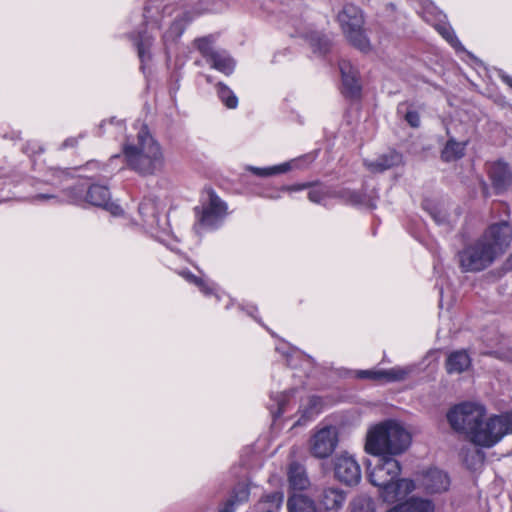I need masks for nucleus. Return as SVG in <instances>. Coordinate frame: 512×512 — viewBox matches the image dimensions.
Segmentation results:
<instances>
[{"label":"nucleus","mask_w":512,"mask_h":512,"mask_svg":"<svg viewBox=\"0 0 512 512\" xmlns=\"http://www.w3.org/2000/svg\"><path fill=\"white\" fill-rule=\"evenodd\" d=\"M419 486L427 493H441L450 486L449 476L438 468H430L423 472L419 478Z\"/></svg>","instance_id":"obj_14"},{"label":"nucleus","mask_w":512,"mask_h":512,"mask_svg":"<svg viewBox=\"0 0 512 512\" xmlns=\"http://www.w3.org/2000/svg\"><path fill=\"white\" fill-rule=\"evenodd\" d=\"M346 494L339 488H325L319 496L320 505L330 512H337L345 503Z\"/></svg>","instance_id":"obj_19"},{"label":"nucleus","mask_w":512,"mask_h":512,"mask_svg":"<svg viewBox=\"0 0 512 512\" xmlns=\"http://www.w3.org/2000/svg\"><path fill=\"white\" fill-rule=\"evenodd\" d=\"M467 142H458L450 138L441 151V159L444 162H453L461 159L465 155Z\"/></svg>","instance_id":"obj_23"},{"label":"nucleus","mask_w":512,"mask_h":512,"mask_svg":"<svg viewBox=\"0 0 512 512\" xmlns=\"http://www.w3.org/2000/svg\"><path fill=\"white\" fill-rule=\"evenodd\" d=\"M501 78L509 87L512 88V76L503 75Z\"/></svg>","instance_id":"obj_51"},{"label":"nucleus","mask_w":512,"mask_h":512,"mask_svg":"<svg viewBox=\"0 0 512 512\" xmlns=\"http://www.w3.org/2000/svg\"><path fill=\"white\" fill-rule=\"evenodd\" d=\"M471 365V358L465 350L452 352L446 360V370L449 374L462 373Z\"/></svg>","instance_id":"obj_22"},{"label":"nucleus","mask_w":512,"mask_h":512,"mask_svg":"<svg viewBox=\"0 0 512 512\" xmlns=\"http://www.w3.org/2000/svg\"><path fill=\"white\" fill-rule=\"evenodd\" d=\"M435 505L430 499L412 496L405 501L398 502L386 512H434Z\"/></svg>","instance_id":"obj_18"},{"label":"nucleus","mask_w":512,"mask_h":512,"mask_svg":"<svg viewBox=\"0 0 512 512\" xmlns=\"http://www.w3.org/2000/svg\"><path fill=\"white\" fill-rule=\"evenodd\" d=\"M312 187V183L311 182H306V183H302V184H295V185H292V186H284L282 187V190H285V191H301V190H304V189H308Z\"/></svg>","instance_id":"obj_44"},{"label":"nucleus","mask_w":512,"mask_h":512,"mask_svg":"<svg viewBox=\"0 0 512 512\" xmlns=\"http://www.w3.org/2000/svg\"><path fill=\"white\" fill-rule=\"evenodd\" d=\"M350 512H377L376 501L365 494L355 496L349 504Z\"/></svg>","instance_id":"obj_29"},{"label":"nucleus","mask_w":512,"mask_h":512,"mask_svg":"<svg viewBox=\"0 0 512 512\" xmlns=\"http://www.w3.org/2000/svg\"><path fill=\"white\" fill-rule=\"evenodd\" d=\"M415 370V366H395L390 369L358 370L356 377L360 379L384 380L385 382H398L405 380Z\"/></svg>","instance_id":"obj_11"},{"label":"nucleus","mask_w":512,"mask_h":512,"mask_svg":"<svg viewBox=\"0 0 512 512\" xmlns=\"http://www.w3.org/2000/svg\"><path fill=\"white\" fill-rule=\"evenodd\" d=\"M217 96L228 109H235L238 106V98L235 93L223 82L215 85Z\"/></svg>","instance_id":"obj_33"},{"label":"nucleus","mask_w":512,"mask_h":512,"mask_svg":"<svg viewBox=\"0 0 512 512\" xmlns=\"http://www.w3.org/2000/svg\"><path fill=\"white\" fill-rule=\"evenodd\" d=\"M324 407L325 402L319 396L311 395L306 399H302L297 411L298 419L295 425H305L312 421L323 411Z\"/></svg>","instance_id":"obj_17"},{"label":"nucleus","mask_w":512,"mask_h":512,"mask_svg":"<svg viewBox=\"0 0 512 512\" xmlns=\"http://www.w3.org/2000/svg\"><path fill=\"white\" fill-rule=\"evenodd\" d=\"M193 20L189 12L183 13L180 17L176 18L170 26V31L175 32L177 37L181 36L185 26Z\"/></svg>","instance_id":"obj_40"},{"label":"nucleus","mask_w":512,"mask_h":512,"mask_svg":"<svg viewBox=\"0 0 512 512\" xmlns=\"http://www.w3.org/2000/svg\"><path fill=\"white\" fill-rule=\"evenodd\" d=\"M86 201L93 206L102 207L112 214L118 215L122 212L119 205L110 201V191L107 186L93 184L87 187Z\"/></svg>","instance_id":"obj_15"},{"label":"nucleus","mask_w":512,"mask_h":512,"mask_svg":"<svg viewBox=\"0 0 512 512\" xmlns=\"http://www.w3.org/2000/svg\"><path fill=\"white\" fill-rule=\"evenodd\" d=\"M497 256L503 254L512 241V227L508 221L492 223L479 237Z\"/></svg>","instance_id":"obj_8"},{"label":"nucleus","mask_w":512,"mask_h":512,"mask_svg":"<svg viewBox=\"0 0 512 512\" xmlns=\"http://www.w3.org/2000/svg\"><path fill=\"white\" fill-rule=\"evenodd\" d=\"M237 307L239 310L245 311L249 316L258 321L255 313L257 312V307L252 303H239L237 302Z\"/></svg>","instance_id":"obj_42"},{"label":"nucleus","mask_w":512,"mask_h":512,"mask_svg":"<svg viewBox=\"0 0 512 512\" xmlns=\"http://www.w3.org/2000/svg\"><path fill=\"white\" fill-rule=\"evenodd\" d=\"M338 21L348 41L357 49L367 52L370 43L363 30V16L360 9L347 4L338 14Z\"/></svg>","instance_id":"obj_5"},{"label":"nucleus","mask_w":512,"mask_h":512,"mask_svg":"<svg viewBox=\"0 0 512 512\" xmlns=\"http://www.w3.org/2000/svg\"><path fill=\"white\" fill-rule=\"evenodd\" d=\"M288 480L289 485L293 490L302 491L309 485V479L304 468L297 463H292L289 466Z\"/></svg>","instance_id":"obj_24"},{"label":"nucleus","mask_w":512,"mask_h":512,"mask_svg":"<svg viewBox=\"0 0 512 512\" xmlns=\"http://www.w3.org/2000/svg\"><path fill=\"white\" fill-rule=\"evenodd\" d=\"M498 256L481 239L466 245L457 253L460 268L464 272H479L489 267Z\"/></svg>","instance_id":"obj_6"},{"label":"nucleus","mask_w":512,"mask_h":512,"mask_svg":"<svg viewBox=\"0 0 512 512\" xmlns=\"http://www.w3.org/2000/svg\"><path fill=\"white\" fill-rule=\"evenodd\" d=\"M296 166H297V161L293 160L290 162H285V163H282L279 165H275L272 167H265V168L248 166L247 170L258 177H269V176H273V175H277V174L286 173Z\"/></svg>","instance_id":"obj_26"},{"label":"nucleus","mask_w":512,"mask_h":512,"mask_svg":"<svg viewBox=\"0 0 512 512\" xmlns=\"http://www.w3.org/2000/svg\"><path fill=\"white\" fill-rule=\"evenodd\" d=\"M296 391L293 388L289 391L273 393L271 395L269 409L274 418L281 417L290 410L293 400L292 394H295Z\"/></svg>","instance_id":"obj_20"},{"label":"nucleus","mask_w":512,"mask_h":512,"mask_svg":"<svg viewBox=\"0 0 512 512\" xmlns=\"http://www.w3.org/2000/svg\"><path fill=\"white\" fill-rule=\"evenodd\" d=\"M375 462H368L369 482L378 488L379 498L387 504H394L416 489V483L408 478H400L401 465L394 457L377 456Z\"/></svg>","instance_id":"obj_2"},{"label":"nucleus","mask_w":512,"mask_h":512,"mask_svg":"<svg viewBox=\"0 0 512 512\" xmlns=\"http://www.w3.org/2000/svg\"><path fill=\"white\" fill-rule=\"evenodd\" d=\"M180 275L188 282V284L204 288L207 283L203 277H199L191 273L190 271H182Z\"/></svg>","instance_id":"obj_41"},{"label":"nucleus","mask_w":512,"mask_h":512,"mask_svg":"<svg viewBox=\"0 0 512 512\" xmlns=\"http://www.w3.org/2000/svg\"><path fill=\"white\" fill-rule=\"evenodd\" d=\"M86 165H87V166H95V167H97V168H99V166H100V165H99V163H98V162H96V161L88 162Z\"/></svg>","instance_id":"obj_53"},{"label":"nucleus","mask_w":512,"mask_h":512,"mask_svg":"<svg viewBox=\"0 0 512 512\" xmlns=\"http://www.w3.org/2000/svg\"><path fill=\"white\" fill-rule=\"evenodd\" d=\"M501 78L509 87L512 88V76L503 75Z\"/></svg>","instance_id":"obj_50"},{"label":"nucleus","mask_w":512,"mask_h":512,"mask_svg":"<svg viewBox=\"0 0 512 512\" xmlns=\"http://www.w3.org/2000/svg\"><path fill=\"white\" fill-rule=\"evenodd\" d=\"M84 134H80L78 137H69L62 144L61 149L73 148L78 145L79 139L83 138Z\"/></svg>","instance_id":"obj_43"},{"label":"nucleus","mask_w":512,"mask_h":512,"mask_svg":"<svg viewBox=\"0 0 512 512\" xmlns=\"http://www.w3.org/2000/svg\"><path fill=\"white\" fill-rule=\"evenodd\" d=\"M429 358H434V360H436V357H435V353L434 352H429L426 356V359H429Z\"/></svg>","instance_id":"obj_54"},{"label":"nucleus","mask_w":512,"mask_h":512,"mask_svg":"<svg viewBox=\"0 0 512 512\" xmlns=\"http://www.w3.org/2000/svg\"><path fill=\"white\" fill-rule=\"evenodd\" d=\"M275 349L285 358L287 364L292 369L300 368L303 370L304 374H307L308 370L312 368V359L299 349L290 346L288 343L281 342L276 345Z\"/></svg>","instance_id":"obj_16"},{"label":"nucleus","mask_w":512,"mask_h":512,"mask_svg":"<svg viewBox=\"0 0 512 512\" xmlns=\"http://www.w3.org/2000/svg\"><path fill=\"white\" fill-rule=\"evenodd\" d=\"M408 430L396 420H385L369 427L365 437L364 450L373 456L396 457L411 445Z\"/></svg>","instance_id":"obj_4"},{"label":"nucleus","mask_w":512,"mask_h":512,"mask_svg":"<svg viewBox=\"0 0 512 512\" xmlns=\"http://www.w3.org/2000/svg\"><path fill=\"white\" fill-rule=\"evenodd\" d=\"M400 162L401 155L396 151H390L380 155L374 161H364V165L372 173H381L397 166Z\"/></svg>","instance_id":"obj_21"},{"label":"nucleus","mask_w":512,"mask_h":512,"mask_svg":"<svg viewBox=\"0 0 512 512\" xmlns=\"http://www.w3.org/2000/svg\"><path fill=\"white\" fill-rule=\"evenodd\" d=\"M431 215L433 217V219L437 222V223H441L444 221V215L441 214L440 211L438 212H431Z\"/></svg>","instance_id":"obj_49"},{"label":"nucleus","mask_w":512,"mask_h":512,"mask_svg":"<svg viewBox=\"0 0 512 512\" xmlns=\"http://www.w3.org/2000/svg\"><path fill=\"white\" fill-rule=\"evenodd\" d=\"M153 41V37L146 32L138 33L134 38V43L141 63H145L151 59L150 49L153 45Z\"/></svg>","instance_id":"obj_28"},{"label":"nucleus","mask_w":512,"mask_h":512,"mask_svg":"<svg viewBox=\"0 0 512 512\" xmlns=\"http://www.w3.org/2000/svg\"><path fill=\"white\" fill-rule=\"evenodd\" d=\"M249 498V489L246 485H238L233 495L227 500L219 512H235V505L244 503Z\"/></svg>","instance_id":"obj_30"},{"label":"nucleus","mask_w":512,"mask_h":512,"mask_svg":"<svg viewBox=\"0 0 512 512\" xmlns=\"http://www.w3.org/2000/svg\"><path fill=\"white\" fill-rule=\"evenodd\" d=\"M51 172H52V176L55 178L67 179L70 176V173L68 172V170L61 169V168H53V169H51Z\"/></svg>","instance_id":"obj_46"},{"label":"nucleus","mask_w":512,"mask_h":512,"mask_svg":"<svg viewBox=\"0 0 512 512\" xmlns=\"http://www.w3.org/2000/svg\"><path fill=\"white\" fill-rule=\"evenodd\" d=\"M138 210L145 222H153L157 217L156 206L151 200L141 202Z\"/></svg>","instance_id":"obj_38"},{"label":"nucleus","mask_w":512,"mask_h":512,"mask_svg":"<svg viewBox=\"0 0 512 512\" xmlns=\"http://www.w3.org/2000/svg\"><path fill=\"white\" fill-rule=\"evenodd\" d=\"M334 473L339 481L349 486L357 485L361 480V467L356 458L348 452L335 457Z\"/></svg>","instance_id":"obj_9"},{"label":"nucleus","mask_w":512,"mask_h":512,"mask_svg":"<svg viewBox=\"0 0 512 512\" xmlns=\"http://www.w3.org/2000/svg\"><path fill=\"white\" fill-rule=\"evenodd\" d=\"M308 192V199L317 204H322L324 200L328 198H335L336 194L330 187L323 184L312 183V187Z\"/></svg>","instance_id":"obj_32"},{"label":"nucleus","mask_w":512,"mask_h":512,"mask_svg":"<svg viewBox=\"0 0 512 512\" xmlns=\"http://www.w3.org/2000/svg\"><path fill=\"white\" fill-rule=\"evenodd\" d=\"M339 443V428L336 425L320 423L309 441L312 456L325 459L332 455Z\"/></svg>","instance_id":"obj_7"},{"label":"nucleus","mask_w":512,"mask_h":512,"mask_svg":"<svg viewBox=\"0 0 512 512\" xmlns=\"http://www.w3.org/2000/svg\"><path fill=\"white\" fill-rule=\"evenodd\" d=\"M485 407L476 402L455 405L447 413L450 426L467 435L476 446L491 448L505 435L512 434V411L485 419Z\"/></svg>","instance_id":"obj_1"},{"label":"nucleus","mask_w":512,"mask_h":512,"mask_svg":"<svg viewBox=\"0 0 512 512\" xmlns=\"http://www.w3.org/2000/svg\"><path fill=\"white\" fill-rule=\"evenodd\" d=\"M411 105L408 102H401L397 107V113L403 114L404 120L412 127L418 128L420 126V115L416 110L409 109Z\"/></svg>","instance_id":"obj_35"},{"label":"nucleus","mask_w":512,"mask_h":512,"mask_svg":"<svg viewBox=\"0 0 512 512\" xmlns=\"http://www.w3.org/2000/svg\"><path fill=\"white\" fill-rule=\"evenodd\" d=\"M195 45L200 54L208 61L217 50L214 49L208 37H203L195 40Z\"/></svg>","instance_id":"obj_39"},{"label":"nucleus","mask_w":512,"mask_h":512,"mask_svg":"<svg viewBox=\"0 0 512 512\" xmlns=\"http://www.w3.org/2000/svg\"><path fill=\"white\" fill-rule=\"evenodd\" d=\"M211 68L230 75L235 68L234 60L224 51H217L208 61Z\"/></svg>","instance_id":"obj_25"},{"label":"nucleus","mask_w":512,"mask_h":512,"mask_svg":"<svg viewBox=\"0 0 512 512\" xmlns=\"http://www.w3.org/2000/svg\"><path fill=\"white\" fill-rule=\"evenodd\" d=\"M283 502V495L279 492H273L262 498L258 504L259 509H264L262 506L269 504V508L263 512H278Z\"/></svg>","instance_id":"obj_36"},{"label":"nucleus","mask_w":512,"mask_h":512,"mask_svg":"<svg viewBox=\"0 0 512 512\" xmlns=\"http://www.w3.org/2000/svg\"><path fill=\"white\" fill-rule=\"evenodd\" d=\"M227 205L213 191L209 193V202L203 207L199 225L207 229L216 228L226 215Z\"/></svg>","instance_id":"obj_10"},{"label":"nucleus","mask_w":512,"mask_h":512,"mask_svg":"<svg viewBox=\"0 0 512 512\" xmlns=\"http://www.w3.org/2000/svg\"><path fill=\"white\" fill-rule=\"evenodd\" d=\"M442 35L453 46H455V44L459 42L457 37L455 36V34L452 31L448 30V29H444L442 31Z\"/></svg>","instance_id":"obj_47"},{"label":"nucleus","mask_w":512,"mask_h":512,"mask_svg":"<svg viewBox=\"0 0 512 512\" xmlns=\"http://www.w3.org/2000/svg\"><path fill=\"white\" fill-rule=\"evenodd\" d=\"M54 198H56V196H54L52 194H37V195L33 196V201H43V200L54 199Z\"/></svg>","instance_id":"obj_48"},{"label":"nucleus","mask_w":512,"mask_h":512,"mask_svg":"<svg viewBox=\"0 0 512 512\" xmlns=\"http://www.w3.org/2000/svg\"><path fill=\"white\" fill-rule=\"evenodd\" d=\"M122 152L127 167L140 176H153L164 168L163 149L149 133L147 126L139 130L135 144L123 145Z\"/></svg>","instance_id":"obj_3"},{"label":"nucleus","mask_w":512,"mask_h":512,"mask_svg":"<svg viewBox=\"0 0 512 512\" xmlns=\"http://www.w3.org/2000/svg\"><path fill=\"white\" fill-rule=\"evenodd\" d=\"M336 197L343 200L346 204L350 205H362L365 203L366 195L363 192L351 190V189H342L338 192L335 191Z\"/></svg>","instance_id":"obj_34"},{"label":"nucleus","mask_w":512,"mask_h":512,"mask_svg":"<svg viewBox=\"0 0 512 512\" xmlns=\"http://www.w3.org/2000/svg\"><path fill=\"white\" fill-rule=\"evenodd\" d=\"M289 512H317L315 503L303 494H294L288 499Z\"/></svg>","instance_id":"obj_27"},{"label":"nucleus","mask_w":512,"mask_h":512,"mask_svg":"<svg viewBox=\"0 0 512 512\" xmlns=\"http://www.w3.org/2000/svg\"><path fill=\"white\" fill-rule=\"evenodd\" d=\"M487 173L496 194L503 193L512 186V170L505 161L497 160L489 163Z\"/></svg>","instance_id":"obj_12"},{"label":"nucleus","mask_w":512,"mask_h":512,"mask_svg":"<svg viewBox=\"0 0 512 512\" xmlns=\"http://www.w3.org/2000/svg\"><path fill=\"white\" fill-rule=\"evenodd\" d=\"M206 80H207L208 82H211V81H212L210 76H207V77H206Z\"/></svg>","instance_id":"obj_55"},{"label":"nucleus","mask_w":512,"mask_h":512,"mask_svg":"<svg viewBox=\"0 0 512 512\" xmlns=\"http://www.w3.org/2000/svg\"><path fill=\"white\" fill-rule=\"evenodd\" d=\"M318 49L321 53H327L330 49V41L325 37L319 38Z\"/></svg>","instance_id":"obj_45"},{"label":"nucleus","mask_w":512,"mask_h":512,"mask_svg":"<svg viewBox=\"0 0 512 512\" xmlns=\"http://www.w3.org/2000/svg\"><path fill=\"white\" fill-rule=\"evenodd\" d=\"M86 191L87 186L85 184H76L73 185L65 190H63V195L65 200L68 203L75 204V205H82L84 203H87L86 201Z\"/></svg>","instance_id":"obj_31"},{"label":"nucleus","mask_w":512,"mask_h":512,"mask_svg":"<svg viewBox=\"0 0 512 512\" xmlns=\"http://www.w3.org/2000/svg\"><path fill=\"white\" fill-rule=\"evenodd\" d=\"M451 291L452 290H441V292H440V300H439L441 307H443V298L445 296V292L446 293H450Z\"/></svg>","instance_id":"obj_52"},{"label":"nucleus","mask_w":512,"mask_h":512,"mask_svg":"<svg viewBox=\"0 0 512 512\" xmlns=\"http://www.w3.org/2000/svg\"><path fill=\"white\" fill-rule=\"evenodd\" d=\"M339 69L342 77L343 95L351 99L359 98L361 96L362 86L360 84L358 70L346 60L339 62Z\"/></svg>","instance_id":"obj_13"},{"label":"nucleus","mask_w":512,"mask_h":512,"mask_svg":"<svg viewBox=\"0 0 512 512\" xmlns=\"http://www.w3.org/2000/svg\"><path fill=\"white\" fill-rule=\"evenodd\" d=\"M204 294L208 298H214L215 301L223 302L226 310L231 309L236 301L227 293V290H204Z\"/></svg>","instance_id":"obj_37"}]
</instances>
